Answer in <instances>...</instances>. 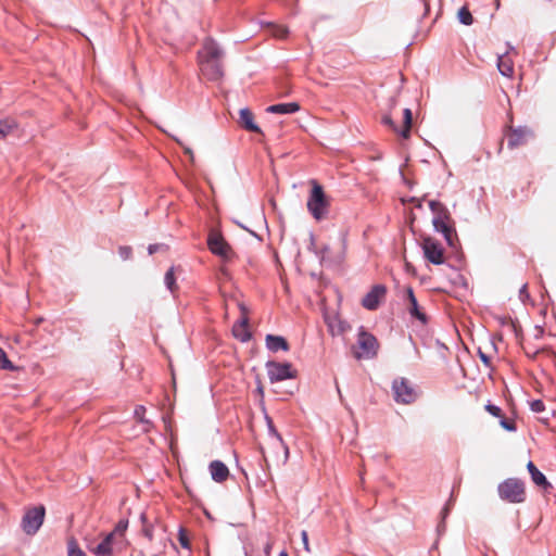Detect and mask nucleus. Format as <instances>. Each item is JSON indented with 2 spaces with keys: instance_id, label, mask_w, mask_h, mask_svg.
Here are the masks:
<instances>
[{
  "instance_id": "1",
  "label": "nucleus",
  "mask_w": 556,
  "mask_h": 556,
  "mask_svg": "<svg viewBox=\"0 0 556 556\" xmlns=\"http://www.w3.org/2000/svg\"><path fill=\"white\" fill-rule=\"evenodd\" d=\"M223 52L217 43L212 40H205L202 50L199 53V63L201 73L210 80H218L223 77L222 66Z\"/></svg>"
},
{
  "instance_id": "2",
  "label": "nucleus",
  "mask_w": 556,
  "mask_h": 556,
  "mask_svg": "<svg viewBox=\"0 0 556 556\" xmlns=\"http://www.w3.org/2000/svg\"><path fill=\"white\" fill-rule=\"evenodd\" d=\"M311 185L312 190L307 199L306 207L314 219L320 222L327 218L330 202L323 187L316 180H312Z\"/></svg>"
},
{
  "instance_id": "3",
  "label": "nucleus",
  "mask_w": 556,
  "mask_h": 556,
  "mask_svg": "<svg viewBox=\"0 0 556 556\" xmlns=\"http://www.w3.org/2000/svg\"><path fill=\"white\" fill-rule=\"evenodd\" d=\"M357 349L354 352L356 358H374L379 350V343L371 333L361 329L357 334Z\"/></svg>"
},
{
  "instance_id": "4",
  "label": "nucleus",
  "mask_w": 556,
  "mask_h": 556,
  "mask_svg": "<svg viewBox=\"0 0 556 556\" xmlns=\"http://www.w3.org/2000/svg\"><path fill=\"white\" fill-rule=\"evenodd\" d=\"M429 207L433 213L432 224L437 231L442 232L447 241H451L452 229L447 222L450 213L446 207L438 201H429Z\"/></svg>"
},
{
  "instance_id": "5",
  "label": "nucleus",
  "mask_w": 556,
  "mask_h": 556,
  "mask_svg": "<svg viewBox=\"0 0 556 556\" xmlns=\"http://www.w3.org/2000/svg\"><path fill=\"white\" fill-rule=\"evenodd\" d=\"M502 500L510 503H521L525 500V485L518 479H507L498 485Z\"/></svg>"
},
{
  "instance_id": "6",
  "label": "nucleus",
  "mask_w": 556,
  "mask_h": 556,
  "mask_svg": "<svg viewBox=\"0 0 556 556\" xmlns=\"http://www.w3.org/2000/svg\"><path fill=\"white\" fill-rule=\"evenodd\" d=\"M45 519V507L36 506L28 509L22 520V528L26 534H35Z\"/></svg>"
},
{
  "instance_id": "7",
  "label": "nucleus",
  "mask_w": 556,
  "mask_h": 556,
  "mask_svg": "<svg viewBox=\"0 0 556 556\" xmlns=\"http://www.w3.org/2000/svg\"><path fill=\"white\" fill-rule=\"evenodd\" d=\"M392 390L397 403L410 404L416 400V392L405 378H399L393 381Z\"/></svg>"
},
{
  "instance_id": "8",
  "label": "nucleus",
  "mask_w": 556,
  "mask_h": 556,
  "mask_svg": "<svg viewBox=\"0 0 556 556\" xmlns=\"http://www.w3.org/2000/svg\"><path fill=\"white\" fill-rule=\"evenodd\" d=\"M382 123L387 126H389L394 132L399 134L402 138L408 139L410 135V127H412V111L410 109H405L403 111V125L401 128H399L394 121H393V114L392 111L387 113L382 117Z\"/></svg>"
},
{
  "instance_id": "9",
  "label": "nucleus",
  "mask_w": 556,
  "mask_h": 556,
  "mask_svg": "<svg viewBox=\"0 0 556 556\" xmlns=\"http://www.w3.org/2000/svg\"><path fill=\"white\" fill-rule=\"evenodd\" d=\"M268 378L271 382L282 381L295 377L291 365L288 363L268 362L267 365Z\"/></svg>"
},
{
  "instance_id": "10",
  "label": "nucleus",
  "mask_w": 556,
  "mask_h": 556,
  "mask_svg": "<svg viewBox=\"0 0 556 556\" xmlns=\"http://www.w3.org/2000/svg\"><path fill=\"white\" fill-rule=\"evenodd\" d=\"M422 250L426 258L432 264L440 265L444 263L443 248L434 239L430 237L424 238Z\"/></svg>"
},
{
  "instance_id": "11",
  "label": "nucleus",
  "mask_w": 556,
  "mask_h": 556,
  "mask_svg": "<svg viewBox=\"0 0 556 556\" xmlns=\"http://www.w3.org/2000/svg\"><path fill=\"white\" fill-rule=\"evenodd\" d=\"M207 244L212 253L223 258H228L232 254L231 248L217 231H212L210 233Z\"/></svg>"
},
{
  "instance_id": "12",
  "label": "nucleus",
  "mask_w": 556,
  "mask_h": 556,
  "mask_svg": "<svg viewBox=\"0 0 556 556\" xmlns=\"http://www.w3.org/2000/svg\"><path fill=\"white\" fill-rule=\"evenodd\" d=\"M345 256V240H339L334 251L330 247H324L320 251V258L323 262L341 263Z\"/></svg>"
},
{
  "instance_id": "13",
  "label": "nucleus",
  "mask_w": 556,
  "mask_h": 556,
  "mask_svg": "<svg viewBox=\"0 0 556 556\" xmlns=\"http://www.w3.org/2000/svg\"><path fill=\"white\" fill-rule=\"evenodd\" d=\"M386 287L377 285L363 298V306L367 309H376L386 296Z\"/></svg>"
},
{
  "instance_id": "14",
  "label": "nucleus",
  "mask_w": 556,
  "mask_h": 556,
  "mask_svg": "<svg viewBox=\"0 0 556 556\" xmlns=\"http://www.w3.org/2000/svg\"><path fill=\"white\" fill-rule=\"evenodd\" d=\"M115 542V532H110L94 547H89V551L94 556H114Z\"/></svg>"
},
{
  "instance_id": "15",
  "label": "nucleus",
  "mask_w": 556,
  "mask_h": 556,
  "mask_svg": "<svg viewBox=\"0 0 556 556\" xmlns=\"http://www.w3.org/2000/svg\"><path fill=\"white\" fill-rule=\"evenodd\" d=\"M240 309L242 312L241 319L232 327L233 336L242 342H245L250 339L251 333L248 328V317L245 307L240 304Z\"/></svg>"
},
{
  "instance_id": "16",
  "label": "nucleus",
  "mask_w": 556,
  "mask_h": 556,
  "mask_svg": "<svg viewBox=\"0 0 556 556\" xmlns=\"http://www.w3.org/2000/svg\"><path fill=\"white\" fill-rule=\"evenodd\" d=\"M210 472L212 479L216 482H224L229 476L227 466L219 460H213L210 464Z\"/></svg>"
},
{
  "instance_id": "17",
  "label": "nucleus",
  "mask_w": 556,
  "mask_h": 556,
  "mask_svg": "<svg viewBox=\"0 0 556 556\" xmlns=\"http://www.w3.org/2000/svg\"><path fill=\"white\" fill-rule=\"evenodd\" d=\"M240 124L249 131L261 132L260 127L254 123L253 113L244 108L239 111Z\"/></svg>"
},
{
  "instance_id": "18",
  "label": "nucleus",
  "mask_w": 556,
  "mask_h": 556,
  "mask_svg": "<svg viewBox=\"0 0 556 556\" xmlns=\"http://www.w3.org/2000/svg\"><path fill=\"white\" fill-rule=\"evenodd\" d=\"M497 68L505 77H511L514 74V62L508 53L498 56Z\"/></svg>"
},
{
  "instance_id": "19",
  "label": "nucleus",
  "mask_w": 556,
  "mask_h": 556,
  "mask_svg": "<svg viewBox=\"0 0 556 556\" xmlns=\"http://www.w3.org/2000/svg\"><path fill=\"white\" fill-rule=\"evenodd\" d=\"M300 110V105L296 102L279 103L267 108V112L274 114H292Z\"/></svg>"
},
{
  "instance_id": "20",
  "label": "nucleus",
  "mask_w": 556,
  "mask_h": 556,
  "mask_svg": "<svg viewBox=\"0 0 556 556\" xmlns=\"http://www.w3.org/2000/svg\"><path fill=\"white\" fill-rule=\"evenodd\" d=\"M266 346L271 352H277L279 350L287 351L289 349L287 341L279 336L268 334L266 337Z\"/></svg>"
},
{
  "instance_id": "21",
  "label": "nucleus",
  "mask_w": 556,
  "mask_h": 556,
  "mask_svg": "<svg viewBox=\"0 0 556 556\" xmlns=\"http://www.w3.org/2000/svg\"><path fill=\"white\" fill-rule=\"evenodd\" d=\"M527 468L531 475L533 482L539 486H546L547 480L545 476L534 466L532 462H529Z\"/></svg>"
},
{
  "instance_id": "22",
  "label": "nucleus",
  "mask_w": 556,
  "mask_h": 556,
  "mask_svg": "<svg viewBox=\"0 0 556 556\" xmlns=\"http://www.w3.org/2000/svg\"><path fill=\"white\" fill-rule=\"evenodd\" d=\"M266 27L268 28L270 36H273L275 38L283 39L289 34L288 28L282 25L268 23V24H266Z\"/></svg>"
},
{
  "instance_id": "23",
  "label": "nucleus",
  "mask_w": 556,
  "mask_h": 556,
  "mask_svg": "<svg viewBox=\"0 0 556 556\" xmlns=\"http://www.w3.org/2000/svg\"><path fill=\"white\" fill-rule=\"evenodd\" d=\"M146 408L143 406H137L135 409V417L142 425V431L147 432L150 429V421L146 419Z\"/></svg>"
},
{
  "instance_id": "24",
  "label": "nucleus",
  "mask_w": 556,
  "mask_h": 556,
  "mask_svg": "<svg viewBox=\"0 0 556 556\" xmlns=\"http://www.w3.org/2000/svg\"><path fill=\"white\" fill-rule=\"evenodd\" d=\"M0 369L2 370H16V366L8 358L7 353L0 348Z\"/></svg>"
},
{
  "instance_id": "25",
  "label": "nucleus",
  "mask_w": 556,
  "mask_h": 556,
  "mask_svg": "<svg viewBox=\"0 0 556 556\" xmlns=\"http://www.w3.org/2000/svg\"><path fill=\"white\" fill-rule=\"evenodd\" d=\"M457 17L464 25H471L473 22L472 15L466 7L458 10Z\"/></svg>"
},
{
  "instance_id": "26",
  "label": "nucleus",
  "mask_w": 556,
  "mask_h": 556,
  "mask_svg": "<svg viewBox=\"0 0 556 556\" xmlns=\"http://www.w3.org/2000/svg\"><path fill=\"white\" fill-rule=\"evenodd\" d=\"M16 127V124L14 121L5 119L0 121V137H4L8 134H10L14 128Z\"/></svg>"
},
{
  "instance_id": "27",
  "label": "nucleus",
  "mask_w": 556,
  "mask_h": 556,
  "mask_svg": "<svg viewBox=\"0 0 556 556\" xmlns=\"http://www.w3.org/2000/svg\"><path fill=\"white\" fill-rule=\"evenodd\" d=\"M526 134L523 130H514L511 135L508 137V146L516 147L522 142V137Z\"/></svg>"
},
{
  "instance_id": "28",
  "label": "nucleus",
  "mask_w": 556,
  "mask_h": 556,
  "mask_svg": "<svg viewBox=\"0 0 556 556\" xmlns=\"http://www.w3.org/2000/svg\"><path fill=\"white\" fill-rule=\"evenodd\" d=\"M68 556H86L85 552L79 548L77 542L74 539L68 541Z\"/></svg>"
},
{
  "instance_id": "29",
  "label": "nucleus",
  "mask_w": 556,
  "mask_h": 556,
  "mask_svg": "<svg viewBox=\"0 0 556 556\" xmlns=\"http://www.w3.org/2000/svg\"><path fill=\"white\" fill-rule=\"evenodd\" d=\"M408 312L410 313L412 316L416 317L422 323L426 321V315L420 312L417 301L408 305Z\"/></svg>"
},
{
  "instance_id": "30",
  "label": "nucleus",
  "mask_w": 556,
  "mask_h": 556,
  "mask_svg": "<svg viewBox=\"0 0 556 556\" xmlns=\"http://www.w3.org/2000/svg\"><path fill=\"white\" fill-rule=\"evenodd\" d=\"M165 285L173 292L176 288V279L174 275V269L170 268L165 274Z\"/></svg>"
},
{
  "instance_id": "31",
  "label": "nucleus",
  "mask_w": 556,
  "mask_h": 556,
  "mask_svg": "<svg viewBox=\"0 0 556 556\" xmlns=\"http://www.w3.org/2000/svg\"><path fill=\"white\" fill-rule=\"evenodd\" d=\"M266 421L268 426L269 433L273 434V437L280 443L283 444L281 435L277 432L276 428L274 427L273 420L266 416Z\"/></svg>"
},
{
  "instance_id": "32",
  "label": "nucleus",
  "mask_w": 556,
  "mask_h": 556,
  "mask_svg": "<svg viewBox=\"0 0 556 556\" xmlns=\"http://www.w3.org/2000/svg\"><path fill=\"white\" fill-rule=\"evenodd\" d=\"M178 540H179V543L181 544L182 547H185V548H189L190 547L187 533H186V531L184 529L179 530Z\"/></svg>"
},
{
  "instance_id": "33",
  "label": "nucleus",
  "mask_w": 556,
  "mask_h": 556,
  "mask_svg": "<svg viewBox=\"0 0 556 556\" xmlns=\"http://www.w3.org/2000/svg\"><path fill=\"white\" fill-rule=\"evenodd\" d=\"M485 409H486L491 415H493V416H495V417H500V416H501V413H502V410H501V408H500V407H497V406H495V405H492V404H488V405L485 406Z\"/></svg>"
},
{
  "instance_id": "34",
  "label": "nucleus",
  "mask_w": 556,
  "mask_h": 556,
  "mask_svg": "<svg viewBox=\"0 0 556 556\" xmlns=\"http://www.w3.org/2000/svg\"><path fill=\"white\" fill-rule=\"evenodd\" d=\"M174 139L177 141V143H179L184 148L185 153L189 156L190 161L193 162L194 154H193V151L191 150V148L184 146L182 142L178 138H174Z\"/></svg>"
},
{
  "instance_id": "35",
  "label": "nucleus",
  "mask_w": 556,
  "mask_h": 556,
  "mask_svg": "<svg viewBox=\"0 0 556 556\" xmlns=\"http://www.w3.org/2000/svg\"><path fill=\"white\" fill-rule=\"evenodd\" d=\"M531 409H532L533 412H536V413H540V412L544 410V404H543V402H542V401H540V400L533 401V402L531 403Z\"/></svg>"
},
{
  "instance_id": "36",
  "label": "nucleus",
  "mask_w": 556,
  "mask_h": 556,
  "mask_svg": "<svg viewBox=\"0 0 556 556\" xmlns=\"http://www.w3.org/2000/svg\"><path fill=\"white\" fill-rule=\"evenodd\" d=\"M126 529H127V522L121 521L116 526L115 530L113 531V532H115V538L117 536V534L123 535V533L125 532Z\"/></svg>"
},
{
  "instance_id": "37",
  "label": "nucleus",
  "mask_w": 556,
  "mask_h": 556,
  "mask_svg": "<svg viewBox=\"0 0 556 556\" xmlns=\"http://www.w3.org/2000/svg\"><path fill=\"white\" fill-rule=\"evenodd\" d=\"M301 539H302L304 548L306 549V552H309L311 549H309V544H308V534L305 530H303L301 532Z\"/></svg>"
},
{
  "instance_id": "38",
  "label": "nucleus",
  "mask_w": 556,
  "mask_h": 556,
  "mask_svg": "<svg viewBox=\"0 0 556 556\" xmlns=\"http://www.w3.org/2000/svg\"><path fill=\"white\" fill-rule=\"evenodd\" d=\"M406 294H407L408 305H410L412 303L417 301L415 298V294L413 292V289L410 287L406 288Z\"/></svg>"
},
{
  "instance_id": "39",
  "label": "nucleus",
  "mask_w": 556,
  "mask_h": 556,
  "mask_svg": "<svg viewBox=\"0 0 556 556\" xmlns=\"http://www.w3.org/2000/svg\"><path fill=\"white\" fill-rule=\"evenodd\" d=\"M130 253H131V250H130V248H128V247H123V248H121V249H119V254H121V255H122V257H124V258H128V257H129V255H130Z\"/></svg>"
},
{
  "instance_id": "40",
  "label": "nucleus",
  "mask_w": 556,
  "mask_h": 556,
  "mask_svg": "<svg viewBox=\"0 0 556 556\" xmlns=\"http://www.w3.org/2000/svg\"><path fill=\"white\" fill-rule=\"evenodd\" d=\"M501 426H502L504 429L508 430V431H513V430H515L514 425H513V424H510V422H508V421H507V420H505V419H503V420L501 421Z\"/></svg>"
},
{
  "instance_id": "41",
  "label": "nucleus",
  "mask_w": 556,
  "mask_h": 556,
  "mask_svg": "<svg viewBox=\"0 0 556 556\" xmlns=\"http://www.w3.org/2000/svg\"><path fill=\"white\" fill-rule=\"evenodd\" d=\"M480 357H481V359H482V362H483L484 364H488V363H489V358L486 357V355H485V354L480 353Z\"/></svg>"
},
{
  "instance_id": "42",
  "label": "nucleus",
  "mask_w": 556,
  "mask_h": 556,
  "mask_svg": "<svg viewBox=\"0 0 556 556\" xmlns=\"http://www.w3.org/2000/svg\"><path fill=\"white\" fill-rule=\"evenodd\" d=\"M154 251H155V247L154 245H150L149 247V253L152 254Z\"/></svg>"
},
{
  "instance_id": "43",
  "label": "nucleus",
  "mask_w": 556,
  "mask_h": 556,
  "mask_svg": "<svg viewBox=\"0 0 556 556\" xmlns=\"http://www.w3.org/2000/svg\"><path fill=\"white\" fill-rule=\"evenodd\" d=\"M527 285H522L520 288V293L523 294L526 291Z\"/></svg>"
},
{
  "instance_id": "44",
  "label": "nucleus",
  "mask_w": 556,
  "mask_h": 556,
  "mask_svg": "<svg viewBox=\"0 0 556 556\" xmlns=\"http://www.w3.org/2000/svg\"><path fill=\"white\" fill-rule=\"evenodd\" d=\"M257 393H260L261 395H263V388H262L261 386L257 388Z\"/></svg>"
},
{
  "instance_id": "45",
  "label": "nucleus",
  "mask_w": 556,
  "mask_h": 556,
  "mask_svg": "<svg viewBox=\"0 0 556 556\" xmlns=\"http://www.w3.org/2000/svg\"><path fill=\"white\" fill-rule=\"evenodd\" d=\"M278 556H288L286 552H281Z\"/></svg>"
}]
</instances>
